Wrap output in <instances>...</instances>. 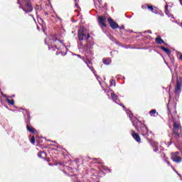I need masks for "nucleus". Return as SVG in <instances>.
Returning a JSON list of instances; mask_svg holds the SVG:
<instances>
[{"label": "nucleus", "instance_id": "dca6fc26", "mask_svg": "<svg viewBox=\"0 0 182 182\" xmlns=\"http://www.w3.org/2000/svg\"><path fill=\"white\" fill-rule=\"evenodd\" d=\"M27 130L30 132V133H35V129L31 128L29 125H27Z\"/></svg>", "mask_w": 182, "mask_h": 182}, {"label": "nucleus", "instance_id": "20e7f679", "mask_svg": "<svg viewBox=\"0 0 182 182\" xmlns=\"http://www.w3.org/2000/svg\"><path fill=\"white\" fill-rule=\"evenodd\" d=\"M54 42H56V43H58L60 46L65 48V45H63V42H62L59 40L55 41L52 37H48V38H46V40H45L46 43H48V44L50 43V45H52V43H54Z\"/></svg>", "mask_w": 182, "mask_h": 182}, {"label": "nucleus", "instance_id": "72a5a7b5", "mask_svg": "<svg viewBox=\"0 0 182 182\" xmlns=\"http://www.w3.org/2000/svg\"><path fill=\"white\" fill-rule=\"evenodd\" d=\"M75 6H77V3H75Z\"/></svg>", "mask_w": 182, "mask_h": 182}, {"label": "nucleus", "instance_id": "2f4dec72", "mask_svg": "<svg viewBox=\"0 0 182 182\" xmlns=\"http://www.w3.org/2000/svg\"><path fill=\"white\" fill-rule=\"evenodd\" d=\"M123 109H126V107L124 106H122Z\"/></svg>", "mask_w": 182, "mask_h": 182}, {"label": "nucleus", "instance_id": "39448f33", "mask_svg": "<svg viewBox=\"0 0 182 182\" xmlns=\"http://www.w3.org/2000/svg\"><path fill=\"white\" fill-rule=\"evenodd\" d=\"M106 21H107V18L105 16H99L98 17V22L100 25V26L106 28Z\"/></svg>", "mask_w": 182, "mask_h": 182}, {"label": "nucleus", "instance_id": "bb28decb", "mask_svg": "<svg viewBox=\"0 0 182 182\" xmlns=\"http://www.w3.org/2000/svg\"><path fill=\"white\" fill-rule=\"evenodd\" d=\"M148 33H151V31H148Z\"/></svg>", "mask_w": 182, "mask_h": 182}, {"label": "nucleus", "instance_id": "2eb2a0df", "mask_svg": "<svg viewBox=\"0 0 182 182\" xmlns=\"http://www.w3.org/2000/svg\"><path fill=\"white\" fill-rule=\"evenodd\" d=\"M103 62L105 65H110V63H112V60H110V58H107V59H105Z\"/></svg>", "mask_w": 182, "mask_h": 182}, {"label": "nucleus", "instance_id": "f03ea898", "mask_svg": "<svg viewBox=\"0 0 182 182\" xmlns=\"http://www.w3.org/2000/svg\"><path fill=\"white\" fill-rule=\"evenodd\" d=\"M90 38V35H89V30H87L85 27H80L78 31V39L80 41L87 40Z\"/></svg>", "mask_w": 182, "mask_h": 182}, {"label": "nucleus", "instance_id": "5701e85b", "mask_svg": "<svg viewBox=\"0 0 182 182\" xmlns=\"http://www.w3.org/2000/svg\"><path fill=\"white\" fill-rule=\"evenodd\" d=\"M179 59H181L182 60V54H180Z\"/></svg>", "mask_w": 182, "mask_h": 182}, {"label": "nucleus", "instance_id": "393cba45", "mask_svg": "<svg viewBox=\"0 0 182 182\" xmlns=\"http://www.w3.org/2000/svg\"><path fill=\"white\" fill-rule=\"evenodd\" d=\"M181 5H182V0H179Z\"/></svg>", "mask_w": 182, "mask_h": 182}, {"label": "nucleus", "instance_id": "423d86ee", "mask_svg": "<svg viewBox=\"0 0 182 182\" xmlns=\"http://www.w3.org/2000/svg\"><path fill=\"white\" fill-rule=\"evenodd\" d=\"M171 158L173 161H175V163H181L182 161L181 157L178 156V152H175L172 154Z\"/></svg>", "mask_w": 182, "mask_h": 182}, {"label": "nucleus", "instance_id": "7ed1b4c3", "mask_svg": "<svg viewBox=\"0 0 182 182\" xmlns=\"http://www.w3.org/2000/svg\"><path fill=\"white\" fill-rule=\"evenodd\" d=\"M135 127L138 129V132H139V133H141L142 136H147L149 133V129L141 122L138 121Z\"/></svg>", "mask_w": 182, "mask_h": 182}, {"label": "nucleus", "instance_id": "f3484780", "mask_svg": "<svg viewBox=\"0 0 182 182\" xmlns=\"http://www.w3.org/2000/svg\"><path fill=\"white\" fill-rule=\"evenodd\" d=\"M153 146L154 147H155V149H154V151H157V150H159V149L157 148V146H159V143L157 142H154L153 143Z\"/></svg>", "mask_w": 182, "mask_h": 182}, {"label": "nucleus", "instance_id": "412c9836", "mask_svg": "<svg viewBox=\"0 0 182 182\" xmlns=\"http://www.w3.org/2000/svg\"><path fill=\"white\" fill-rule=\"evenodd\" d=\"M42 154H45L44 152H38V157H42Z\"/></svg>", "mask_w": 182, "mask_h": 182}, {"label": "nucleus", "instance_id": "473e14b6", "mask_svg": "<svg viewBox=\"0 0 182 182\" xmlns=\"http://www.w3.org/2000/svg\"><path fill=\"white\" fill-rule=\"evenodd\" d=\"M78 58H80V55H77Z\"/></svg>", "mask_w": 182, "mask_h": 182}, {"label": "nucleus", "instance_id": "4be33fe9", "mask_svg": "<svg viewBox=\"0 0 182 182\" xmlns=\"http://www.w3.org/2000/svg\"><path fill=\"white\" fill-rule=\"evenodd\" d=\"M146 8H147L146 6H142V9H146Z\"/></svg>", "mask_w": 182, "mask_h": 182}, {"label": "nucleus", "instance_id": "a878e982", "mask_svg": "<svg viewBox=\"0 0 182 182\" xmlns=\"http://www.w3.org/2000/svg\"><path fill=\"white\" fill-rule=\"evenodd\" d=\"M166 15H168V11H166Z\"/></svg>", "mask_w": 182, "mask_h": 182}, {"label": "nucleus", "instance_id": "aec40b11", "mask_svg": "<svg viewBox=\"0 0 182 182\" xmlns=\"http://www.w3.org/2000/svg\"><path fill=\"white\" fill-rule=\"evenodd\" d=\"M31 141L32 144H35V136L31 137Z\"/></svg>", "mask_w": 182, "mask_h": 182}, {"label": "nucleus", "instance_id": "c756f323", "mask_svg": "<svg viewBox=\"0 0 182 182\" xmlns=\"http://www.w3.org/2000/svg\"><path fill=\"white\" fill-rule=\"evenodd\" d=\"M4 97H6V95H3Z\"/></svg>", "mask_w": 182, "mask_h": 182}, {"label": "nucleus", "instance_id": "9b49d317", "mask_svg": "<svg viewBox=\"0 0 182 182\" xmlns=\"http://www.w3.org/2000/svg\"><path fill=\"white\" fill-rule=\"evenodd\" d=\"M149 114H151V116H153V117H156V116L159 115V113H157V111H156V109H152L149 112Z\"/></svg>", "mask_w": 182, "mask_h": 182}, {"label": "nucleus", "instance_id": "4468645a", "mask_svg": "<svg viewBox=\"0 0 182 182\" xmlns=\"http://www.w3.org/2000/svg\"><path fill=\"white\" fill-rule=\"evenodd\" d=\"M111 97H112V100H114V102H116V100H117V95H116V94H114V92L111 93Z\"/></svg>", "mask_w": 182, "mask_h": 182}, {"label": "nucleus", "instance_id": "cd10ccee", "mask_svg": "<svg viewBox=\"0 0 182 182\" xmlns=\"http://www.w3.org/2000/svg\"><path fill=\"white\" fill-rule=\"evenodd\" d=\"M113 83H114V81L111 82V85H113Z\"/></svg>", "mask_w": 182, "mask_h": 182}, {"label": "nucleus", "instance_id": "6ab92c4d", "mask_svg": "<svg viewBox=\"0 0 182 182\" xmlns=\"http://www.w3.org/2000/svg\"><path fill=\"white\" fill-rule=\"evenodd\" d=\"M148 9H150L151 12H154V9L151 6H147Z\"/></svg>", "mask_w": 182, "mask_h": 182}, {"label": "nucleus", "instance_id": "c9c22d12", "mask_svg": "<svg viewBox=\"0 0 182 182\" xmlns=\"http://www.w3.org/2000/svg\"><path fill=\"white\" fill-rule=\"evenodd\" d=\"M90 69H91V70H93L92 68H90Z\"/></svg>", "mask_w": 182, "mask_h": 182}, {"label": "nucleus", "instance_id": "f8f14e48", "mask_svg": "<svg viewBox=\"0 0 182 182\" xmlns=\"http://www.w3.org/2000/svg\"><path fill=\"white\" fill-rule=\"evenodd\" d=\"M155 41L156 43H159V45H161V43H164V41H163L161 37H157Z\"/></svg>", "mask_w": 182, "mask_h": 182}, {"label": "nucleus", "instance_id": "9d476101", "mask_svg": "<svg viewBox=\"0 0 182 182\" xmlns=\"http://www.w3.org/2000/svg\"><path fill=\"white\" fill-rule=\"evenodd\" d=\"M176 93H180L181 92V82L180 81H177L176 87L175 89Z\"/></svg>", "mask_w": 182, "mask_h": 182}, {"label": "nucleus", "instance_id": "7c9ffc66", "mask_svg": "<svg viewBox=\"0 0 182 182\" xmlns=\"http://www.w3.org/2000/svg\"><path fill=\"white\" fill-rule=\"evenodd\" d=\"M98 2H99V4H100V0H98Z\"/></svg>", "mask_w": 182, "mask_h": 182}, {"label": "nucleus", "instance_id": "1a4fd4ad", "mask_svg": "<svg viewBox=\"0 0 182 182\" xmlns=\"http://www.w3.org/2000/svg\"><path fill=\"white\" fill-rule=\"evenodd\" d=\"M173 129H174L175 134H177V136H178V130L180 129V123L174 122Z\"/></svg>", "mask_w": 182, "mask_h": 182}, {"label": "nucleus", "instance_id": "e433bc0d", "mask_svg": "<svg viewBox=\"0 0 182 182\" xmlns=\"http://www.w3.org/2000/svg\"><path fill=\"white\" fill-rule=\"evenodd\" d=\"M90 69H91V70H93L92 68H90Z\"/></svg>", "mask_w": 182, "mask_h": 182}, {"label": "nucleus", "instance_id": "f704fd0d", "mask_svg": "<svg viewBox=\"0 0 182 182\" xmlns=\"http://www.w3.org/2000/svg\"><path fill=\"white\" fill-rule=\"evenodd\" d=\"M90 69H91V70H93L92 68H90Z\"/></svg>", "mask_w": 182, "mask_h": 182}, {"label": "nucleus", "instance_id": "b1692460", "mask_svg": "<svg viewBox=\"0 0 182 182\" xmlns=\"http://www.w3.org/2000/svg\"><path fill=\"white\" fill-rule=\"evenodd\" d=\"M54 45L55 46L56 49H59V48H58V46H56V44H54Z\"/></svg>", "mask_w": 182, "mask_h": 182}, {"label": "nucleus", "instance_id": "c85d7f7f", "mask_svg": "<svg viewBox=\"0 0 182 182\" xmlns=\"http://www.w3.org/2000/svg\"><path fill=\"white\" fill-rule=\"evenodd\" d=\"M166 163H167V164L170 165V162H168V161H166Z\"/></svg>", "mask_w": 182, "mask_h": 182}, {"label": "nucleus", "instance_id": "0eeeda50", "mask_svg": "<svg viewBox=\"0 0 182 182\" xmlns=\"http://www.w3.org/2000/svg\"><path fill=\"white\" fill-rule=\"evenodd\" d=\"M108 23H109L112 29H117V28H119V25L115 23L112 18H108Z\"/></svg>", "mask_w": 182, "mask_h": 182}, {"label": "nucleus", "instance_id": "ddd939ff", "mask_svg": "<svg viewBox=\"0 0 182 182\" xmlns=\"http://www.w3.org/2000/svg\"><path fill=\"white\" fill-rule=\"evenodd\" d=\"M161 49H162V50H164L165 53L167 54V55H170V53H171V52H170V50H168V48H166V47H163L161 46Z\"/></svg>", "mask_w": 182, "mask_h": 182}, {"label": "nucleus", "instance_id": "6e6552de", "mask_svg": "<svg viewBox=\"0 0 182 182\" xmlns=\"http://www.w3.org/2000/svg\"><path fill=\"white\" fill-rule=\"evenodd\" d=\"M131 134L132 137L134 139V140H136V141H138V143H140L141 139H140V136H139V134H136V132H134V131H132Z\"/></svg>", "mask_w": 182, "mask_h": 182}, {"label": "nucleus", "instance_id": "f257e3e1", "mask_svg": "<svg viewBox=\"0 0 182 182\" xmlns=\"http://www.w3.org/2000/svg\"><path fill=\"white\" fill-rule=\"evenodd\" d=\"M18 4H19L20 8H21L26 14L32 12L33 8L29 0H18Z\"/></svg>", "mask_w": 182, "mask_h": 182}, {"label": "nucleus", "instance_id": "a211bd4d", "mask_svg": "<svg viewBox=\"0 0 182 182\" xmlns=\"http://www.w3.org/2000/svg\"><path fill=\"white\" fill-rule=\"evenodd\" d=\"M6 101L8 102V103H9V105H14V103H15V102L14 101V100L7 99Z\"/></svg>", "mask_w": 182, "mask_h": 182}]
</instances>
